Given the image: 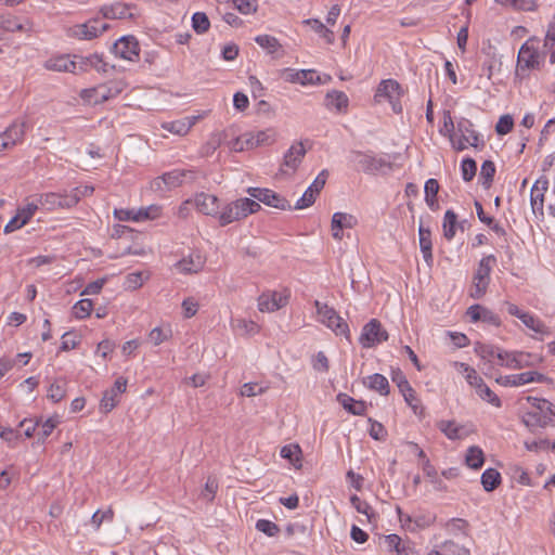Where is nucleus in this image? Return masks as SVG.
Returning a JSON list of instances; mask_svg holds the SVG:
<instances>
[{
  "instance_id": "1",
  "label": "nucleus",
  "mask_w": 555,
  "mask_h": 555,
  "mask_svg": "<svg viewBox=\"0 0 555 555\" xmlns=\"http://www.w3.org/2000/svg\"><path fill=\"white\" fill-rule=\"evenodd\" d=\"M261 209L259 203L251 198H238L227 204L219 214V224L225 227L234 221L242 220Z\"/></svg>"
},
{
  "instance_id": "2",
  "label": "nucleus",
  "mask_w": 555,
  "mask_h": 555,
  "mask_svg": "<svg viewBox=\"0 0 555 555\" xmlns=\"http://www.w3.org/2000/svg\"><path fill=\"white\" fill-rule=\"evenodd\" d=\"M313 305L322 324L332 330L337 336H344L347 340H350L349 325L334 308L319 300H314Z\"/></svg>"
},
{
  "instance_id": "3",
  "label": "nucleus",
  "mask_w": 555,
  "mask_h": 555,
  "mask_svg": "<svg viewBox=\"0 0 555 555\" xmlns=\"http://www.w3.org/2000/svg\"><path fill=\"white\" fill-rule=\"evenodd\" d=\"M495 262L496 258L493 255H488L479 261L477 270L474 273L473 287L470 291V296L474 299H480L486 294L490 283V273Z\"/></svg>"
},
{
  "instance_id": "4",
  "label": "nucleus",
  "mask_w": 555,
  "mask_h": 555,
  "mask_svg": "<svg viewBox=\"0 0 555 555\" xmlns=\"http://www.w3.org/2000/svg\"><path fill=\"white\" fill-rule=\"evenodd\" d=\"M539 39L529 38L519 49L517 56L516 74L521 75L528 69L540 68V52L538 49Z\"/></svg>"
},
{
  "instance_id": "5",
  "label": "nucleus",
  "mask_w": 555,
  "mask_h": 555,
  "mask_svg": "<svg viewBox=\"0 0 555 555\" xmlns=\"http://www.w3.org/2000/svg\"><path fill=\"white\" fill-rule=\"evenodd\" d=\"M357 164L360 170L367 175L386 173L392 170V164L383 156H377L372 152H354Z\"/></svg>"
},
{
  "instance_id": "6",
  "label": "nucleus",
  "mask_w": 555,
  "mask_h": 555,
  "mask_svg": "<svg viewBox=\"0 0 555 555\" xmlns=\"http://www.w3.org/2000/svg\"><path fill=\"white\" fill-rule=\"evenodd\" d=\"M401 95L402 89L397 80L384 79L376 89L374 100L376 103L387 100L391 104L392 111L399 114L402 112V105L400 103Z\"/></svg>"
},
{
  "instance_id": "7",
  "label": "nucleus",
  "mask_w": 555,
  "mask_h": 555,
  "mask_svg": "<svg viewBox=\"0 0 555 555\" xmlns=\"http://www.w3.org/2000/svg\"><path fill=\"white\" fill-rule=\"evenodd\" d=\"M248 195L258 202L263 203L267 206L274 207L281 210H292V205L289 202L281 196L279 193L270 190V189H262V188H248L247 191Z\"/></svg>"
},
{
  "instance_id": "8",
  "label": "nucleus",
  "mask_w": 555,
  "mask_h": 555,
  "mask_svg": "<svg viewBox=\"0 0 555 555\" xmlns=\"http://www.w3.org/2000/svg\"><path fill=\"white\" fill-rule=\"evenodd\" d=\"M388 339V333L378 320L372 319L362 328L359 341L363 348H372Z\"/></svg>"
},
{
  "instance_id": "9",
  "label": "nucleus",
  "mask_w": 555,
  "mask_h": 555,
  "mask_svg": "<svg viewBox=\"0 0 555 555\" xmlns=\"http://www.w3.org/2000/svg\"><path fill=\"white\" fill-rule=\"evenodd\" d=\"M108 27V24L103 23L99 17H94L83 24L73 26L69 34L78 39L91 40L102 35Z\"/></svg>"
},
{
  "instance_id": "10",
  "label": "nucleus",
  "mask_w": 555,
  "mask_h": 555,
  "mask_svg": "<svg viewBox=\"0 0 555 555\" xmlns=\"http://www.w3.org/2000/svg\"><path fill=\"white\" fill-rule=\"evenodd\" d=\"M111 51L122 60L138 61L140 54L139 41L132 35L122 36L112 46Z\"/></svg>"
},
{
  "instance_id": "11",
  "label": "nucleus",
  "mask_w": 555,
  "mask_h": 555,
  "mask_svg": "<svg viewBox=\"0 0 555 555\" xmlns=\"http://www.w3.org/2000/svg\"><path fill=\"white\" fill-rule=\"evenodd\" d=\"M37 201L40 205V208L52 211L59 208L68 209L75 206V197H67V194L60 193H43L37 195Z\"/></svg>"
},
{
  "instance_id": "12",
  "label": "nucleus",
  "mask_w": 555,
  "mask_h": 555,
  "mask_svg": "<svg viewBox=\"0 0 555 555\" xmlns=\"http://www.w3.org/2000/svg\"><path fill=\"white\" fill-rule=\"evenodd\" d=\"M127 389V379L122 376L118 377L113 387L105 390L100 402V410L103 413L111 412L119 402V397Z\"/></svg>"
},
{
  "instance_id": "13",
  "label": "nucleus",
  "mask_w": 555,
  "mask_h": 555,
  "mask_svg": "<svg viewBox=\"0 0 555 555\" xmlns=\"http://www.w3.org/2000/svg\"><path fill=\"white\" fill-rule=\"evenodd\" d=\"M26 122L15 120L0 133V151L14 146L21 142L25 134Z\"/></svg>"
},
{
  "instance_id": "14",
  "label": "nucleus",
  "mask_w": 555,
  "mask_h": 555,
  "mask_svg": "<svg viewBox=\"0 0 555 555\" xmlns=\"http://www.w3.org/2000/svg\"><path fill=\"white\" fill-rule=\"evenodd\" d=\"M80 66V56L75 55L74 59H70L68 55H60L55 57H51L44 63V67L49 70L54 72H66L78 74Z\"/></svg>"
},
{
  "instance_id": "15",
  "label": "nucleus",
  "mask_w": 555,
  "mask_h": 555,
  "mask_svg": "<svg viewBox=\"0 0 555 555\" xmlns=\"http://www.w3.org/2000/svg\"><path fill=\"white\" fill-rule=\"evenodd\" d=\"M135 9L134 4H127L121 2H116L113 4H105L100 9L101 14L104 18L109 20H133L135 17V13L133 10Z\"/></svg>"
},
{
  "instance_id": "16",
  "label": "nucleus",
  "mask_w": 555,
  "mask_h": 555,
  "mask_svg": "<svg viewBox=\"0 0 555 555\" xmlns=\"http://www.w3.org/2000/svg\"><path fill=\"white\" fill-rule=\"evenodd\" d=\"M194 205L199 212L219 219V198L216 195L204 192L196 194Z\"/></svg>"
},
{
  "instance_id": "17",
  "label": "nucleus",
  "mask_w": 555,
  "mask_h": 555,
  "mask_svg": "<svg viewBox=\"0 0 555 555\" xmlns=\"http://www.w3.org/2000/svg\"><path fill=\"white\" fill-rule=\"evenodd\" d=\"M521 422L532 434L535 433L537 428L554 426L553 418H551L547 414H541L534 411L525 412L521 415Z\"/></svg>"
},
{
  "instance_id": "18",
  "label": "nucleus",
  "mask_w": 555,
  "mask_h": 555,
  "mask_svg": "<svg viewBox=\"0 0 555 555\" xmlns=\"http://www.w3.org/2000/svg\"><path fill=\"white\" fill-rule=\"evenodd\" d=\"M457 130L461 133L462 140L476 149H482L485 146L483 140L479 138V134L474 130V125L469 119L462 118L457 122Z\"/></svg>"
},
{
  "instance_id": "19",
  "label": "nucleus",
  "mask_w": 555,
  "mask_h": 555,
  "mask_svg": "<svg viewBox=\"0 0 555 555\" xmlns=\"http://www.w3.org/2000/svg\"><path fill=\"white\" fill-rule=\"evenodd\" d=\"M307 151L304 146V143L295 142L284 154L283 166L291 168L293 171H295L300 165Z\"/></svg>"
},
{
  "instance_id": "20",
  "label": "nucleus",
  "mask_w": 555,
  "mask_h": 555,
  "mask_svg": "<svg viewBox=\"0 0 555 555\" xmlns=\"http://www.w3.org/2000/svg\"><path fill=\"white\" fill-rule=\"evenodd\" d=\"M418 238L424 261L428 267H431L434 262L431 231L429 228H425L422 223L418 227Z\"/></svg>"
},
{
  "instance_id": "21",
  "label": "nucleus",
  "mask_w": 555,
  "mask_h": 555,
  "mask_svg": "<svg viewBox=\"0 0 555 555\" xmlns=\"http://www.w3.org/2000/svg\"><path fill=\"white\" fill-rule=\"evenodd\" d=\"M204 263V258L198 253H194L178 261L176 267L182 273H196L203 269Z\"/></svg>"
},
{
  "instance_id": "22",
  "label": "nucleus",
  "mask_w": 555,
  "mask_h": 555,
  "mask_svg": "<svg viewBox=\"0 0 555 555\" xmlns=\"http://www.w3.org/2000/svg\"><path fill=\"white\" fill-rule=\"evenodd\" d=\"M336 400L352 415H363L366 411V404L364 401L356 400L347 393H338Z\"/></svg>"
},
{
  "instance_id": "23",
  "label": "nucleus",
  "mask_w": 555,
  "mask_h": 555,
  "mask_svg": "<svg viewBox=\"0 0 555 555\" xmlns=\"http://www.w3.org/2000/svg\"><path fill=\"white\" fill-rule=\"evenodd\" d=\"M286 300L283 299L281 296H278L276 293H273L272 295H261L258 298V308L261 312H273L285 306Z\"/></svg>"
},
{
  "instance_id": "24",
  "label": "nucleus",
  "mask_w": 555,
  "mask_h": 555,
  "mask_svg": "<svg viewBox=\"0 0 555 555\" xmlns=\"http://www.w3.org/2000/svg\"><path fill=\"white\" fill-rule=\"evenodd\" d=\"M286 80L291 82H299L301 85H313L322 82L320 76H317L313 69L289 72L287 74Z\"/></svg>"
},
{
  "instance_id": "25",
  "label": "nucleus",
  "mask_w": 555,
  "mask_h": 555,
  "mask_svg": "<svg viewBox=\"0 0 555 555\" xmlns=\"http://www.w3.org/2000/svg\"><path fill=\"white\" fill-rule=\"evenodd\" d=\"M324 104L330 109L343 111L348 107L349 99L345 92L333 90L326 93Z\"/></svg>"
},
{
  "instance_id": "26",
  "label": "nucleus",
  "mask_w": 555,
  "mask_h": 555,
  "mask_svg": "<svg viewBox=\"0 0 555 555\" xmlns=\"http://www.w3.org/2000/svg\"><path fill=\"white\" fill-rule=\"evenodd\" d=\"M438 428L451 440L463 439L467 436L464 426L456 425L454 421H440Z\"/></svg>"
},
{
  "instance_id": "27",
  "label": "nucleus",
  "mask_w": 555,
  "mask_h": 555,
  "mask_svg": "<svg viewBox=\"0 0 555 555\" xmlns=\"http://www.w3.org/2000/svg\"><path fill=\"white\" fill-rule=\"evenodd\" d=\"M465 464L472 469H480L485 464V453L478 446H472L467 449Z\"/></svg>"
},
{
  "instance_id": "28",
  "label": "nucleus",
  "mask_w": 555,
  "mask_h": 555,
  "mask_svg": "<svg viewBox=\"0 0 555 555\" xmlns=\"http://www.w3.org/2000/svg\"><path fill=\"white\" fill-rule=\"evenodd\" d=\"M425 202L428 207L436 211L439 209L437 194L439 192V183L436 179L430 178L425 182Z\"/></svg>"
},
{
  "instance_id": "29",
  "label": "nucleus",
  "mask_w": 555,
  "mask_h": 555,
  "mask_svg": "<svg viewBox=\"0 0 555 555\" xmlns=\"http://www.w3.org/2000/svg\"><path fill=\"white\" fill-rule=\"evenodd\" d=\"M90 67L96 69L98 72H107V64L104 62L103 56L96 53L87 57L80 56L79 70L86 72Z\"/></svg>"
},
{
  "instance_id": "30",
  "label": "nucleus",
  "mask_w": 555,
  "mask_h": 555,
  "mask_svg": "<svg viewBox=\"0 0 555 555\" xmlns=\"http://www.w3.org/2000/svg\"><path fill=\"white\" fill-rule=\"evenodd\" d=\"M501 481V474L495 468H488L481 475V485L487 492L495 490Z\"/></svg>"
},
{
  "instance_id": "31",
  "label": "nucleus",
  "mask_w": 555,
  "mask_h": 555,
  "mask_svg": "<svg viewBox=\"0 0 555 555\" xmlns=\"http://www.w3.org/2000/svg\"><path fill=\"white\" fill-rule=\"evenodd\" d=\"M193 125H194V119L184 118L181 120L164 122L162 125V127H163V129H165L171 133H175L178 135H184L190 131V129L192 128Z\"/></svg>"
},
{
  "instance_id": "32",
  "label": "nucleus",
  "mask_w": 555,
  "mask_h": 555,
  "mask_svg": "<svg viewBox=\"0 0 555 555\" xmlns=\"http://www.w3.org/2000/svg\"><path fill=\"white\" fill-rule=\"evenodd\" d=\"M457 225L456 214L449 209L446 211L442 222L443 236L447 241H452L455 236Z\"/></svg>"
},
{
  "instance_id": "33",
  "label": "nucleus",
  "mask_w": 555,
  "mask_h": 555,
  "mask_svg": "<svg viewBox=\"0 0 555 555\" xmlns=\"http://www.w3.org/2000/svg\"><path fill=\"white\" fill-rule=\"evenodd\" d=\"M357 224V218L346 212H335L332 217L331 228L338 230L351 229Z\"/></svg>"
},
{
  "instance_id": "34",
  "label": "nucleus",
  "mask_w": 555,
  "mask_h": 555,
  "mask_svg": "<svg viewBox=\"0 0 555 555\" xmlns=\"http://www.w3.org/2000/svg\"><path fill=\"white\" fill-rule=\"evenodd\" d=\"M367 387L372 390L378 391L380 395L389 393V383L388 379L378 373L370 375L367 377V383H365Z\"/></svg>"
},
{
  "instance_id": "35",
  "label": "nucleus",
  "mask_w": 555,
  "mask_h": 555,
  "mask_svg": "<svg viewBox=\"0 0 555 555\" xmlns=\"http://www.w3.org/2000/svg\"><path fill=\"white\" fill-rule=\"evenodd\" d=\"M495 175V165L492 160H485L481 165L479 179L485 189H489Z\"/></svg>"
},
{
  "instance_id": "36",
  "label": "nucleus",
  "mask_w": 555,
  "mask_h": 555,
  "mask_svg": "<svg viewBox=\"0 0 555 555\" xmlns=\"http://www.w3.org/2000/svg\"><path fill=\"white\" fill-rule=\"evenodd\" d=\"M192 27L198 35L207 33L210 27V22L206 13L195 12L192 16Z\"/></svg>"
},
{
  "instance_id": "37",
  "label": "nucleus",
  "mask_w": 555,
  "mask_h": 555,
  "mask_svg": "<svg viewBox=\"0 0 555 555\" xmlns=\"http://www.w3.org/2000/svg\"><path fill=\"white\" fill-rule=\"evenodd\" d=\"M255 41L270 54H274L279 49H281V44L279 40L270 35H259L255 38Z\"/></svg>"
},
{
  "instance_id": "38",
  "label": "nucleus",
  "mask_w": 555,
  "mask_h": 555,
  "mask_svg": "<svg viewBox=\"0 0 555 555\" xmlns=\"http://www.w3.org/2000/svg\"><path fill=\"white\" fill-rule=\"evenodd\" d=\"M305 23L310 25L315 33L320 34L326 40L327 43L334 42V33L327 27H325V25L321 21L317 18H310L306 20Z\"/></svg>"
},
{
  "instance_id": "39",
  "label": "nucleus",
  "mask_w": 555,
  "mask_h": 555,
  "mask_svg": "<svg viewBox=\"0 0 555 555\" xmlns=\"http://www.w3.org/2000/svg\"><path fill=\"white\" fill-rule=\"evenodd\" d=\"M350 502L358 513L363 514L367 517V520L370 522L372 521V518L375 517V512L372 508V506L367 502L362 501L358 495H351Z\"/></svg>"
},
{
  "instance_id": "40",
  "label": "nucleus",
  "mask_w": 555,
  "mask_h": 555,
  "mask_svg": "<svg viewBox=\"0 0 555 555\" xmlns=\"http://www.w3.org/2000/svg\"><path fill=\"white\" fill-rule=\"evenodd\" d=\"M254 132H246L238 137L233 143L234 151L241 152L249 149L257 147Z\"/></svg>"
},
{
  "instance_id": "41",
  "label": "nucleus",
  "mask_w": 555,
  "mask_h": 555,
  "mask_svg": "<svg viewBox=\"0 0 555 555\" xmlns=\"http://www.w3.org/2000/svg\"><path fill=\"white\" fill-rule=\"evenodd\" d=\"M542 362V357L534 353L518 351V362L515 364V367L524 369L529 366H534Z\"/></svg>"
},
{
  "instance_id": "42",
  "label": "nucleus",
  "mask_w": 555,
  "mask_h": 555,
  "mask_svg": "<svg viewBox=\"0 0 555 555\" xmlns=\"http://www.w3.org/2000/svg\"><path fill=\"white\" fill-rule=\"evenodd\" d=\"M93 302L91 299H81L73 307V313L77 319H86L91 314Z\"/></svg>"
},
{
  "instance_id": "43",
  "label": "nucleus",
  "mask_w": 555,
  "mask_h": 555,
  "mask_svg": "<svg viewBox=\"0 0 555 555\" xmlns=\"http://www.w3.org/2000/svg\"><path fill=\"white\" fill-rule=\"evenodd\" d=\"M59 423L60 421L57 416L49 417L42 424L40 423V429L37 433L39 441L44 442V440L52 434Z\"/></svg>"
},
{
  "instance_id": "44",
  "label": "nucleus",
  "mask_w": 555,
  "mask_h": 555,
  "mask_svg": "<svg viewBox=\"0 0 555 555\" xmlns=\"http://www.w3.org/2000/svg\"><path fill=\"white\" fill-rule=\"evenodd\" d=\"M476 171H477V164L473 158L466 157L462 160L461 172H462V178L465 182L472 181L474 179V177L476 176Z\"/></svg>"
},
{
  "instance_id": "45",
  "label": "nucleus",
  "mask_w": 555,
  "mask_h": 555,
  "mask_svg": "<svg viewBox=\"0 0 555 555\" xmlns=\"http://www.w3.org/2000/svg\"><path fill=\"white\" fill-rule=\"evenodd\" d=\"M476 391L482 400L491 403L492 405L496 408H500L502 405L501 399L487 386L486 383L479 385Z\"/></svg>"
},
{
  "instance_id": "46",
  "label": "nucleus",
  "mask_w": 555,
  "mask_h": 555,
  "mask_svg": "<svg viewBox=\"0 0 555 555\" xmlns=\"http://www.w3.org/2000/svg\"><path fill=\"white\" fill-rule=\"evenodd\" d=\"M520 320L528 328L532 330L535 333L543 334L545 332L544 323L529 312H526V314H521Z\"/></svg>"
},
{
  "instance_id": "47",
  "label": "nucleus",
  "mask_w": 555,
  "mask_h": 555,
  "mask_svg": "<svg viewBox=\"0 0 555 555\" xmlns=\"http://www.w3.org/2000/svg\"><path fill=\"white\" fill-rule=\"evenodd\" d=\"M318 195L319 193H314V191L309 186L302 196L296 202L295 206H292V209L299 210L310 207L314 204Z\"/></svg>"
},
{
  "instance_id": "48",
  "label": "nucleus",
  "mask_w": 555,
  "mask_h": 555,
  "mask_svg": "<svg viewBox=\"0 0 555 555\" xmlns=\"http://www.w3.org/2000/svg\"><path fill=\"white\" fill-rule=\"evenodd\" d=\"M256 529L268 537H275L280 533V527L268 519H258L256 522Z\"/></svg>"
},
{
  "instance_id": "49",
  "label": "nucleus",
  "mask_w": 555,
  "mask_h": 555,
  "mask_svg": "<svg viewBox=\"0 0 555 555\" xmlns=\"http://www.w3.org/2000/svg\"><path fill=\"white\" fill-rule=\"evenodd\" d=\"M280 454L295 465L296 462H300L301 449L298 444H287L281 449Z\"/></svg>"
},
{
  "instance_id": "50",
  "label": "nucleus",
  "mask_w": 555,
  "mask_h": 555,
  "mask_svg": "<svg viewBox=\"0 0 555 555\" xmlns=\"http://www.w3.org/2000/svg\"><path fill=\"white\" fill-rule=\"evenodd\" d=\"M475 350L483 360L492 362L495 359L498 347L491 344L478 343Z\"/></svg>"
},
{
  "instance_id": "51",
  "label": "nucleus",
  "mask_w": 555,
  "mask_h": 555,
  "mask_svg": "<svg viewBox=\"0 0 555 555\" xmlns=\"http://www.w3.org/2000/svg\"><path fill=\"white\" fill-rule=\"evenodd\" d=\"M0 28L7 31L15 33L23 30V25L15 17L0 14Z\"/></svg>"
},
{
  "instance_id": "52",
  "label": "nucleus",
  "mask_w": 555,
  "mask_h": 555,
  "mask_svg": "<svg viewBox=\"0 0 555 555\" xmlns=\"http://www.w3.org/2000/svg\"><path fill=\"white\" fill-rule=\"evenodd\" d=\"M163 181H165L166 189H175L182 185L180 169H173L163 175Z\"/></svg>"
},
{
  "instance_id": "53",
  "label": "nucleus",
  "mask_w": 555,
  "mask_h": 555,
  "mask_svg": "<svg viewBox=\"0 0 555 555\" xmlns=\"http://www.w3.org/2000/svg\"><path fill=\"white\" fill-rule=\"evenodd\" d=\"M39 208L40 205L37 199L18 208L17 214L22 218V223H27Z\"/></svg>"
},
{
  "instance_id": "54",
  "label": "nucleus",
  "mask_w": 555,
  "mask_h": 555,
  "mask_svg": "<svg viewBox=\"0 0 555 555\" xmlns=\"http://www.w3.org/2000/svg\"><path fill=\"white\" fill-rule=\"evenodd\" d=\"M503 386L518 387L527 384L526 372L513 374L498 379Z\"/></svg>"
},
{
  "instance_id": "55",
  "label": "nucleus",
  "mask_w": 555,
  "mask_h": 555,
  "mask_svg": "<svg viewBox=\"0 0 555 555\" xmlns=\"http://www.w3.org/2000/svg\"><path fill=\"white\" fill-rule=\"evenodd\" d=\"M513 126V117L511 115H503L495 125V131L498 134L504 135L512 131Z\"/></svg>"
},
{
  "instance_id": "56",
  "label": "nucleus",
  "mask_w": 555,
  "mask_h": 555,
  "mask_svg": "<svg viewBox=\"0 0 555 555\" xmlns=\"http://www.w3.org/2000/svg\"><path fill=\"white\" fill-rule=\"evenodd\" d=\"M544 194V192H534L533 189H531L530 204L534 214L543 215Z\"/></svg>"
},
{
  "instance_id": "57",
  "label": "nucleus",
  "mask_w": 555,
  "mask_h": 555,
  "mask_svg": "<svg viewBox=\"0 0 555 555\" xmlns=\"http://www.w3.org/2000/svg\"><path fill=\"white\" fill-rule=\"evenodd\" d=\"M170 336H171V331L170 330L164 331L162 327H155L149 334L151 341L155 346H158L162 343L166 341Z\"/></svg>"
},
{
  "instance_id": "58",
  "label": "nucleus",
  "mask_w": 555,
  "mask_h": 555,
  "mask_svg": "<svg viewBox=\"0 0 555 555\" xmlns=\"http://www.w3.org/2000/svg\"><path fill=\"white\" fill-rule=\"evenodd\" d=\"M442 548L447 555H470L468 548L461 546L453 541L444 542Z\"/></svg>"
},
{
  "instance_id": "59",
  "label": "nucleus",
  "mask_w": 555,
  "mask_h": 555,
  "mask_svg": "<svg viewBox=\"0 0 555 555\" xmlns=\"http://www.w3.org/2000/svg\"><path fill=\"white\" fill-rule=\"evenodd\" d=\"M93 192H94V188L92 185H85V186L75 188L69 193H66V194H67V197L76 198V201H75V206H76L82 197L90 196Z\"/></svg>"
},
{
  "instance_id": "60",
  "label": "nucleus",
  "mask_w": 555,
  "mask_h": 555,
  "mask_svg": "<svg viewBox=\"0 0 555 555\" xmlns=\"http://www.w3.org/2000/svg\"><path fill=\"white\" fill-rule=\"evenodd\" d=\"M264 391L266 388L257 383H246L241 387V396L243 397H254Z\"/></svg>"
},
{
  "instance_id": "61",
  "label": "nucleus",
  "mask_w": 555,
  "mask_h": 555,
  "mask_svg": "<svg viewBox=\"0 0 555 555\" xmlns=\"http://www.w3.org/2000/svg\"><path fill=\"white\" fill-rule=\"evenodd\" d=\"M370 423H371V427L369 430L370 436L375 440H379V441L385 440V438L387 436V431H386L385 427L383 426V424H380L379 422H376V421H372V420H370Z\"/></svg>"
},
{
  "instance_id": "62",
  "label": "nucleus",
  "mask_w": 555,
  "mask_h": 555,
  "mask_svg": "<svg viewBox=\"0 0 555 555\" xmlns=\"http://www.w3.org/2000/svg\"><path fill=\"white\" fill-rule=\"evenodd\" d=\"M122 91V88L120 87V83L116 82L113 87H100L98 89V93L100 94L101 99L103 101H106L111 98H114L118 95Z\"/></svg>"
},
{
  "instance_id": "63",
  "label": "nucleus",
  "mask_w": 555,
  "mask_h": 555,
  "mask_svg": "<svg viewBox=\"0 0 555 555\" xmlns=\"http://www.w3.org/2000/svg\"><path fill=\"white\" fill-rule=\"evenodd\" d=\"M256 144L260 145H269L275 141L274 132L272 130H263L254 132Z\"/></svg>"
},
{
  "instance_id": "64",
  "label": "nucleus",
  "mask_w": 555,
  "mask_h": 555,
  "mask_svg": "<svg viewBox=\"0 0 555 555\" xmlns=\"http://www.w3.org/2000/svg\"><path fill=\"white\" fill-rule=\"evenodd\" d=\"M236 328L243 331L247 335H255L259 332V326L257 323L244 319L236 320Z\"/></svg>"
}]
</instances>
